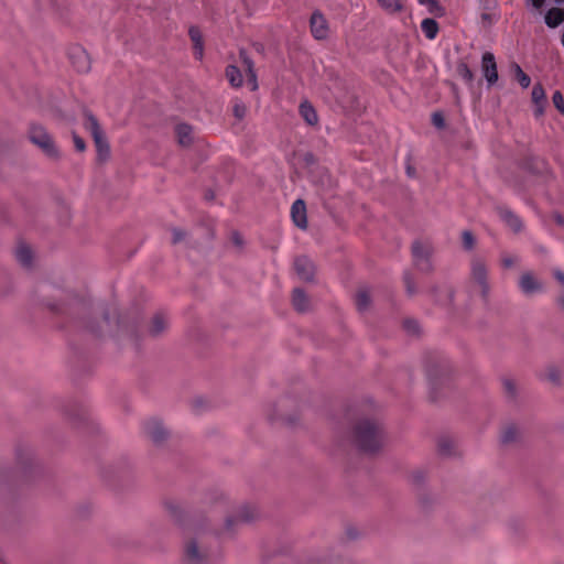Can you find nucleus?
<instances>
[{"mask_svg": "<svg viewBox=\"0 0 564 564\" xmlns=\"http://www.w3.org/2000/svg\"><path fill=\"white\" fill-rule=\"evenodd\" d=\"M557 307L564 313V290L558 294L555 300Z\"/></svg>", "mask_w": 564, "mask_h": 564, "instance_id": "obj_47", "label": "nucleus"}, {"mask_svg": "<svg viewBox=\"0 0 564 564\" xmlns=\"http://www.w3.org/2000/svg\"><path fill=\"white\" fill-rule=\"evenodd\" d=\"M552 100H553V104L555 106V108L564 115V97L563 95L561 94V91L556 90L554 91L553 96H552Z\"/></svg>", "mask_w": 564, "mask_h": 564, "instance_id": "obj_38", "label": "nucleus"}, {"mask_svg": "<svg viewBox=\"0 0 564 564\" xmlns=\"http://www.w3.org/2000/svg\"><path fill=\"white\" fill-rule=\"evenodd\" d=\"M291 217L296 227L300 229H306L307 216L306 206L303 199H296L291 207Z\"/></svg>", "mask_w": 564, "mask_h": 564, "instance_id": "obj_12", "label": "nucleus"}, {"mask_svg": "<svg viewBox=\"0 0 564 564\" xmlns=\"http://www.w3.org/2000/svg\"><path fill=\"white\" fill-rule=\"evenodd\" d=\"M503 388H505V391L507 393V395L509 398H516L517 395V386L514 383V381H512L511 379H505L503 380Z\"/></svg>", "mask_w": 564, "mask_h": 564, "instance_id": "obj_37", "label": "nucleus"}, {"mask_svg": "<svg viewBox=\"0 0 564 564\" xmlns=\"http://www.w3.org/2000/svg\"><path fill=\"white\" fill-rule=\"evenodd\" d=\"M514 438V432L513 430L509 429L507 430L503 435H502V441L503 442H510Z\"/></svg>", "mask_w": 564, "mask_h": 564, "instance_id": "obj_48", "label": "nucleus"}, {"mask_svg": "<svg viewBox=\"0 0 564 564\" xmlns=\"http://www.w3.org/2000/svg\"><path fill=\"white\" fill-rule=\"evenodd\" d=\"M294 269L301 280L305 282H312L314 280L315 265L307 257H297L294 261Z\"/></svg>", "mask_w": 564, "mask_h": 564, "instance_id": "obj_9", "label": "nucleus"}, {"mask_svg": "<svg viewBox=\"0 0 564 564\" xmlns=\"http://www.w3.org/2000/svg\"><path fill=\"white\" fill-rule=\"evenodd\" d=\"M370 296L367 291H359L356 296V304L360 312L366 311L370 305Z\"/></svg>", "mask_w": 564, "mask_h": 564, "instance_id": "obj_28", "label": "nucleus"}, {"mask_svg": "<svg viewBox=\"0 0 564 564\" xmlns=\"http://www.w3.org/2000/svg\"><path fill=\"white\" fill-rule=\"evenodd\" d=\"M503 263H505L506 267H511L512 265V261L510 259H506L503 261Z\"/></svg>", "mask_w": 564, "mask_h": 564, "instance_id": "obj_52", "label": "nucleus"}, {"mask_svg": "<svg viewBox=\"0 0 564 564\" xmlns=\"http://www.w3.org/2000/svg\"><path fill=\"white\" fill-rule=\"evenodd\" d=\"M185 557L189 564H202L206 558V552L200 550L196 540H192L185 546Z\"/></svg>", "mask_w": 564, "mask_h": 564, "instance_id": "obj_13", "label": "nucleus"}, {"mask_svg": "<svg viewBox=\"0 0 564 564\" xmlns=\"http://www.w3.org/2000/svg\"><path fill=\"white\" fill-rule=\"evenodd\" d=\"M148 437L155 444H160L167 437V431L160 421L151 420L144 426Z\"/></svg>", "mask_w": 564, "mask_h": 564, "instance_id": "obj_11", "label": "nucleus"}, {"mask_svg": "<svg viewBox=\"0 0 564 564\" xmlns=\"http://www.w3.org/2000/svg\"><path fill=\"white\" fill-rule=\"evenodd\" d=\"M166 327L167 321L162 315H156L152 319L149 332L152 336H159L166 329Z\"/></svg>", "mask_w": 564, "mask_h": 564, "instance_id": "obj_23", "label": "nucleus"}, {"mask_svg": "<svg viewBox=\"0 0 564 564\" xmlns=\"http://www.w3.org/2000/svg\"><path fill=\"white\" fill-rule=\"evenodd\" d=\"M546 378L553 384L558 386L561 383L562 373L557 368L550 367L546 370Z\"/></svg>", "mask_w": 564, "mask_h": 564, "instance_id": "obj_33", "label": "nucleus"}, {"mask_svg": "<svg viewBox=\"0 0 564 564\" xmlns=\"http://www.w3.org/2000/svg\"><path fill=\"white\" fill-rule=\"evenodd\" d=\"M226 77L232 87L239 88L242 86V83H243L242 74L237 66L229 65L226 68Z\"/></svg>", "mask_w": 564, "mask_h": 564, "instance_id": "obj_21", "label": "nucleus"}, {"mask_svg": "<svg viewBox=\"0 0 564 564\" xmlns=\"http://www.w3.org/2000/svg\"><path fill=\"white\" fill-rule=\"evenodd\" d=\"M300 113L305 122L310 126H314L318 122L316 110L308 101H303L300 105Z\"/></svg>", "mask_w": 564, "mask_h": 564, "instance_id": "obj_18", "label": "nucleus"}, {"mask_svg": "<svg viewBox=\"0 0 564 564\" xmlns=\"http://www.w3.org/2000/svg\"><path fill=\"white\" fill-rule=\"evenodd\" d=\"M518 284L521 292L527 296L543 293L545 290L544 284L532 272L522 273Z\"/></svg>", "mask_w": 564, "mask_h": 564, "instance_id": "obj_7", "label": "nucleus"}, {"mask_svg": "<svg viewBox=\"0 0 564 564\" xmlns=\"http://www.w3.org/2000/svg\"><path fill=\"white\" fill-rule=\"evenodd\" d=\"M73 141H74L75 149L78 152H84L86 150L85 141L75 132L73 133Z\"/></svg>", "mask_w": 564, "mask_h": 564, "instance_id": "obj_42", "label": "nucleus"}, {"mask_svg": "<svg viewBox=\"0 0 564 564\" xmlns=\"http://www.w3.org/2000/svg\"><path fill=\"white\" fill-rule=\"evenodd\" d=\"M310 29L315 40H326L329 35V25L325 15L319 11L315 10L310 19Z\"/></svg>", "mask_w": 564, "mask_h": 564, "instance_id": "obj_5", "label": "nucleus"}, {"mask_svg": "<svg viewBox=\"0 0 564 564\" xmlns=\"http://www.w3.org/2000/svg\"><path fill=\"white\" fill-rule=\"evenodd\" d=\"M543 113V105L542 102L539 105H535V115L541 116Z\"/></svg>", "mask_w": 564, "mask_h": 564, "instance_id": "obj_50", "label": "nucleus"}, {"mask_svg": "<svg viewBox=\"0 0 564 564\" xmlns=\"http://www.w3.org/2000/svg\"><path fill=\"white\" fill-rule=\"evenodd\" d=\"M498 214L505 224L514 232H520L523 228L521 218L507 207H499Z\"/></svg>", "mask_w": 564, "mask_h": 564, "instance_id": "obj_14", "label": "nucleus"}, {"mask_svg": "<svg viewBox=\"0 0 564 564\" xmlns=\"http://www.w3.org/2000/svg\"><path fill=\"white\" fill-rule=\"evenodd\" d=\"M248 75V80H249V84L251 85V90H257L258 89V79H257V73L256 70L252 72V73H247Z\"/></svg>", "mask_w": 564, "mask_h": 564, "instance_id": "obj_44", "label": "nucleus"}, {"mask_svg": "<svg viewBox=\"0 0 564 564\" xmlns=\"http://www.w3.org/2000/svg\"><path fill=\"white\" fill-rule=\"evenodd\" d=\"M232 110H234V116L238 120H242L246 117V113H247V106L245 105V102H242L241 100L237 99L234 102Z\"/></svg>", "mask_w": 564, "mask_h": 564, "instance_id": "obj_31", "label": "nucleus"}, {"mask_svg": "<svg viewBox=\"0 0 564 564\" xmlns=\"http://www.w3.org/2000/svg\"><path fill=\"white\" fill-rule=\"evenodd\" d=\"M404 326L410 333H416L419 330V325L415 321H406Z\"/></svg>", "mask_w": 564, "mask_h": 564, "instance_id": "obj_45", "label": "nucleus"}, {"mask_svg": "<svg viewBox=\"0 0 564 564\" xmlns=\"http://www.w3.org/2000/svg\"><path fill=\"white\" fill-rule=\"evenodd\" d=\"M456 73L460 76L466 83L471 84L474 80V74L468 67V65L464 62H459L456 66Z\"/></svg>", "mask_w": 564, "mask_h": 564, "instance_id": "obj_27", "label": "nucleus"}, {"mask_svg": "<svg viewBox=\"0 0 564 564\" xmlns=\"http://www.w3.org/2000/svg\"><path fill=\"white\" fill-rule=\"evenodd\" d=\"M404 283H405L406 292L410 295H413L415 293V284H414L412 276L409 273L404 274Z\"/></svg>", "mask_w": 564, "mask_h": 564, "instance_id": "obj_41", "label": "nucleus"}, {"mask_svg": "<svg viewBox=\"0 0 564 564\" xmlns=\"http://www.w3.org/2000/svg\"><path fill=\"white\" fill-rule=\"evenodd\" d=\"M511 69L512 72L514 73V76L517 78V80L519 82L520 86L522 88H528L531 84V79L530 77L523 72V69L521 68V66L517 63H513L511 65Z\"/></svg>", "mask_w": 564, "mask_h": 564, "instance_id": "obj_25", "label": "nucleus"}, {"mask_svg": "<svg viewBox=\"0 0 564 564\" xmlns=\"http://www.w3.org/2000/svg\"><path fill=\"white\" fill-rule=\"evenodd\" d=\"M554 278L564 286V271L555 269L553 271Z\"/></svg>", "mask_w": 564, "mask_h": 564, "instance_id": "obj_46", "label": "nucleus"}, {"mask_svg": "<svg viewBox=\"0 0 564 564\" xmlns=\"http://www.w3.org/2000/svg\"><path fill=\"white\" fill-rule=\"evenodd\" d=\"M487 267L480 259H474L471 262V278L479 286L481 295L487 297L489 293V284L487 281Z\"/></svg>", "mask_w": 564, "mask_h": 564, "instance_id": "obj_6", "label": "nucleus"}, {"mask_svg": "<svg viewBox=\"0 0 564 564\" xmlns=\"http://www.w3.org/2000/svg\"><path fill=\"white\" fill-rule=\"evenodd\" d=\"M72 64L79 73H87L90 69V58L82 47H75L69 52Z\"/></svg>", "mask_w": 564, "mask_h": 564, "instance_id": "obj_10", "label": "nucleus"}, {"mask_svg": "<svg viewBox=\"0 0 564 564\" xmlns=\"http://www.w3.org/2000/svg\"><path fill=\"white\" fill-rule=\"evenodd\" d=\"M544 22L551 29L557 28L564 22V10L558 8L550 9L544 15Z\"/></svg>", "mask_w": 564, "mask_h": 564, "instance_id": "obj_17", "label": "nucleus"}, {"mask_svg": "<svg viewBox=\"0 0 564 564\" xmlns=\"http://www.w3.org/2000/svg\"><path fill=\"white\" fill-rule=\"evenodd\" d=\"M232 238H234V242L236 245H238V246L242 245V239H241V237L238 234H234Z\"/></svg>", "mask_w": 564, "mask_h": 564, "instance_id": "obj_49", "label": "nucleus"}, {"mask_svg": "<svg viewBox=\"0 0 564 564\" xmlns=\"http://www.w3.org/2000/svg\"><path fill=\"white\" fill-rule=\"evenodd\" d=\"M438 452L444 456H449L454 453L455 443L448 437H441L438 440Z\"/></svg>", "mask_w": 564, "mask_h": 564, "instance_id": "obj_26", "label": "nucleus"}, {"mask_svg": "<svg viewBox=\"0 0 564 564\" xmlns=\"http://www.w3.org/2000/svg\"><path fill=\"white\" fill-rule=\"evenodd\" d=\"M85 119L86 122L84 126L94 139L98 159L100 161L108 160L110 156V145L97 118L90 111H86Z\"/></svg>", "mask_w": 564, "mask_h": 564, "instance_id": "obj_2", "label": "nucleus"}, {"mask_svg": "<svg viewBox=\"0 0 564 564\" xmlns=\"http://www.w3.org/2000/svg\"><path fill=\"white\" fill-rule=\"evenodd\" d=\"M176 135L178 143L183 147L189 145L193 141V129L186 123L176 126Z\"/></svg>", "mask_w": 564, "mask_h": 564, "instance_id": "obj_19", "label": "nucleus"}, {"mask_svg": "<svg viewBox=\"0 0 564 564\" xmlns=\"http://www.w3.org/2000/svg\"><path fill=\"white\" fill-rule=\"evenodd\" d=\"M30 141L35 144L41 151L50 159L57 160L59 151L55 142L45 128L39 124H33L29 132Z\"/></svg>", "mask_w": 564, "mask_h": 564, "instance_id": "obj_3", "label": "nucleus"}, {"mask_svg": "<svg viewBox=\"0 0 564 564\" xmlns=\"http://www.w3.org/2000/svg\"><path fill=\"white\" fill-rule=\"evenodd\" d=\"M432 122L438 129H443L445 127V119L441 112H434L432 115Z\"/></svg>", "mask_w": 564, "mask_h": 564, "instance_id": "obj_40", "label": "nucleus"}, {"mask_svg": "<svg viewBox=\"0 0 564 564\" xmlns=\"http://www.w3.org/2000/svg\"><path fill=\"white\" fill-rule=\"evenodd\" d=\"M186 237V232L180 228H174L172 230V241L173 243H178L183 241Z\"/></svg>", "mask_w": 564, "mask_h": 564, "instance_id": "obj_39", "label": "nucleus"}, {"mask_svg": "<svg viewBox=\"0 0 564 564\" xmlns=\"http://www.w3.org/2000/svg\"><path fill=\"white\" fill-rule=\"evenodd\" d=\"M239 56H240V59H241L243 66L246 67L247 73H252L256 70L253 61L251 59V57L247 54V52L245 50H240Z\"/></svg>", "mask_w": 564, "mask_h": 564, "instance_id": "obj_36", "label": "nucleus"}, {"mask_svg": "<svg viewBox=\"0 0 564 564\" xmlns=\"http://www.w3.org/2000/svg\"><path fill=\"white\" fill-rule=\"evenodd\" d=\"M529 3L531 4V7L535 10H541V8L543 7L545 0H528ZM553 2L555 4H562L564 3V0H553Z\"/></svg>", "mask_w": 564, "mask_h": 564, "instance_id": "obj_43", "label": "nucleus"}, {"mask_svg": "<svg viewBox=\"0 0 564 564\" xmlns=\"http://www.w3.org/2000/svg\"><path fill=\"white\" fill-rule=\"evenodd\" d=\"M531 96L535 105H539L545 100V91L540 84L533 87Z\"/></svg>", "mask_w": 564, "mask_h": 564, "instance_id": "obj_35", "label": "nucleus"}, {"mask_svg": "<svg viewBox=\"0 0 564 564\" xmlns=\"http://www.w3.org/2000/svg\"><path fill=\"white\" fill-rule=\"evenodd\" d=\"M421 29L425 36L430 40H433L438 32V25L433 19H424L421 23Z\"/></svg>", "mask_w": 564, "mask_h": 564, "instance_id": "obj_24", "label": "nucleus"}, {"mask_svg": "<svg viewBox=\"0 0 564 564\" xmlns=\"http://www.w3.org/2000/svg\"><path fill=\"white\" fill-rule=\"evenodd\" d=\"M438 372L441 376H447L448 368L445 365H433L427 369V377L431 380H434L437 378Z\"/></svg>", "mask_w": 564, "mask_h": 564, "instance_id": "obj_30", "label": "nucleus"}, {"mask_svg": "<svg viewBox=\"0 0 564 564\" xmlns=\"http://www.w3.org/2000/svg\"><path fill=\"white\" fill-rule=\"evenodd\" d=\"M555 218H556L557 224L564 225V218L561 215H556Z\"/></svg>", "mask_w": 564, "mask_h": 564, "instance_id": "obj_51", "label": "nucleus"}, {"mask_svg": "<svg viewBox=\"0 0 564 564\" xmlns=\"http://www.w3.org/2000/svg\"><path fill=\"white\" fill-rule=\"evenodd\" d=\"M252 519L253 514L247 508H243L239 510L235 516L226 519V528L231 530L236 524L250 522Z\"/></svg>", "mask_w": 564, "mask_h": 564, "instance_id": "obj_16", "label": "nucleus"}, {"mask_svg": "<svg viewBox=\"0 0 564 564\" xmlns=\"http://www.w3.org/2000/svg\"><path fill=\"white\" fill-rule=\"evenodd\" d=\"M562 45L564 46V32H563V35H562Z\"/></svg>", "mask_w": 564, "mask_h": 564, "instance_id": "obj_54", "label": "nucleus"}, {"mask_svg": "<svg viewBox=\"0 0 564 564\" xmlns=\"http://www.w3.org/2000/svg\"><path fill=\"white\" fill-rule=\"evenodd\" d=\"M19 263L23 267H30L32 262V251L28 246H20L15 251Z\"/></svg>", "mask_w": 564, "mask_h": 564, "instance_id": "obj_22", "label": "nucleus"}, {"mask_svg": "<svg viewBox=\"0 0 564 564\" xmlns=\"http://www.w3.org/2000/svg\"><path fill=\"white\" fill-rule=\"evenodd\" d=\"M413 261L415 267L424 273L432 271L433 265L431 262L432 250L430 247L424 246L420 242H415L412 246Z\"/></svg>", "mask_w": 564, "mask_h": 564, "instance_id": "obj_4", "label": "nucleus"}, {"mask_svg": "<svg viewBox=\"0 0 564 564\" xmlns=\"http://www.w3.org/2000/svg\"><path fill=\"white\" fill-rule=\"evenodd\" d=\"M189 37L193 42L194 53L198 59L204 56V42L203 35L197 26H191L188 30Z\"/></svg>", "mask_w": 564, "mask_h": 564, "instance_id": "obj_15", "label": "nucleus"}, {"mask_svg": "<svg viewBox=\"0 0 564 564\" xmlns=\"http://www.w3.org/2000/svg\"><path fill=\"white\" fill-rule=\"evenodd\" d=\"M420 4L427 6L429 12L432 14H440L443 9L436 0H417Z\"/></svg>", "mask_w": 564, "mask_h": 564, "instance_id": "obj_34", "label": "nucleus"}, {"mask_svg": "<svg viewBox=\"0 0 564 564\" xmlns=\"http://www.w3.org/2000/svg\"><path fill=\"white\" fill-rule=\"evenodd\" d=\"M293 305L299 312H306L310 307V300L302 289L293 291Z\"/></svg>", "mask_w": 564, "mask_h": 564, "instance_id": "obj_20", "label": "nucleus"}, {"mask_svg": "<svg viewBox=\"0 0 564 564\" xmlns=\"http://www.w3.org/2000/svg\"><path fill=\"white\" fill-rule=\"evenodd\" d=\"M383 432L372 421H360L354 432V443L365 453H375L383 444Z\"/></svg>", "mask_w": 564, "mask_h": 564, "instance_id": "obj_1", "label": "nucleus"}, {"mask_svg": "<svg viewBox=\"0 0 564 564\" xmlns=\"http://www.w3.org/2000/svg\"><path fill=\"white\" fill-rule=\"evenodd\" d=\"M408 175L409 176H413L414 175V170H412L411 167H408Z\"/></svg>", "mask_w": 564, "mask_h": 564, "instance_id": "obj_53", "label": "nucleus"}, {"mask_svg": "<svg viewBox=\"0 0 564 564\" xmlns=\"http://www.w3.org/2000/svg\"><path fill=\"white\" fill-rule=\"evenodd\" d=\"M481 73L487 82V86L491 87L498 82L497 63L491 52H485L481 57Z\"/></svg>", "mask_w": 564, "mask_h": 564, "instance_id": "obj_8", "label": "nucleus"}, {"mask_svg": "<svg viewBox=\"0 0 564 564\" xmlns=\"http://www.w3.org/2000/svg\"><path fill=\"white\" fill-rule=\"evenodd\" d=\"M462 242H463V247L466 250H468V251L473 250L474 247H475V242H476L473 232L469 231V230L463 231V234H462Z\"/></svg>", "mask_w": 564, "mask_h": 564, "instance_id": "obj_32", "label": "nucleus"}, {"mask_svg": "<svg viewBox=\"0 0 564 564\" xmlns=\"http://www.w3.org/2000/svg\"><path fill=\"white\" fill-rule=\"evenodd\" d=\"M380 6L388 12L394 13L402 9L400 0H378Z\"/></svg>", "mask_w": 564, "mask_h": 564, "instance_id": "obj_29", "label": "nucleus"}]
</instances>
